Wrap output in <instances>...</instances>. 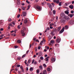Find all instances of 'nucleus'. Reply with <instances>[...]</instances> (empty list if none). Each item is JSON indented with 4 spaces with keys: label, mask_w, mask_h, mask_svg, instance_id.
<instances>
[{
    "label": "nucleus",
    "mask_w": 74,
    "mask_h": 74,
    "mask_svg": "<svg viewBox=\"0 0 74 74\" xmlns=\"http://www.w3.org/2000/svg\"><path fill=\"white\" fill-rule=\"evenodd\" d=\"M60 22L61 23H66V22H67V21L65 20V18H64L61 19Z\"/></svg>",
    "instance_id": "f257e3e1"
},
{
    "label": "nucleus",
    "mask_w": 74,
    "mask_h": 74,
    "mask_svg": "<svg viewBox=\"0 0 74 74\" xmlns=\"http://www.w3.org/2000/svg\"><path fill=\"white\" fill-rule=\"evenodd\" d=\"M58 38L56 40V42H57V43H59L60 42V40H61V39L59 37V36L57 37Z\"/></svg>",
    "instance_id": "f03ea898"
},
{
    "label": "nucleus",
    "mask_w": 74,
    "mask_h": 74,
    "mask_svg": "<svg viewBox=\"0 0 74 74\" xmlns=\"http://www.w3.org/2000/svg\"><path fill=\"white\" fill-rule=\"evenodd\" d=\"M64 19H65L66 21L67 22V21H69L70 20V18L68 16H66L64 18Z\"/></svg>",
    "instance_id": "7ed1b4c3"
},
{
    "label": "nucleus",
    "mask_w": 74,
    "mask_h": 74,
    "mask_svg": "<svg viewBox=\"0 0 74 74\" xmlns=\"http://www.w3.org/2000/svg\"><path fill=\"white\" fill-rule=\"evenodd\" d=\"M74 21L73 20H71L69 21V24L70 25H74Z\"/></svg>",
    "instance_id": "20e7f679"
},
{
    "label": "nucleus",
    "mask_w": 74,
    "mask_h": 74,
    "mask_svg": "<svg viewBox=\"0 0 74 74\" xmlns=\"http://www.w3.org/2000/svg\"><path fill=\"white\" fill-rule=\"evenodd\" d=\"M64 31V27H63L62 29L60 31L59 33L61 34V33H62Z\"/></svg>",
    "instance_id": "39448f33"
},
{
    "label": "nucleus",
    "mask_w": 74,
    "mask_h": 74,
    "mask_svg": "<svg viewBox=\"0 0 74 74\" xmlns=\"http://www.w3.org/2000/svg\"><path fill=\"white\" fill-rule=\"evenodd\" d=\"M51 63H52L53 62H55V60H56L55 58H51Z\"/></svg>",
    "instance_id": "423d86ee"
},
{
    "label": "nucleus",
    "mask_w": 74,
    "mask_h": 74,
    "mask_svg": "<svg viewBox=\"0 0 74 74\" xmlns=\"http://www.w3.org/2000/svg\"><path fill=\"white\" fill-rule=\"evenodd\" d=\"M60 16L61 17L64 18H65V14H64V13H62L61 14Z\"/></svg>",
    "instance_id": "0eeeda50"
},
{
    "label": "nucleus",
    "mask_w": 74,
    "mask_h": 74,
    "mask_svg": "<svg viewBox=\"0 0 74 74\" xmlns=\"http://www.w3.org/2000/svg\"><path fill=\"white\" fill-rule=\"evenodd\" d=\"M53 1L54 3L56 2L57 4H58L59 2V0H53Z\"/></svg>",
    "instance_id": "6e6552de"
},
{
    "label": "nucleus",
    "mask_w": 74,
    "mask_h": 74,
    "mask_svg": "<svg viewBox=\"0 0 74 74\" xmlns=\"http://www.w3.org/2000/svg\"><path fill=\"white\" fill-rule=\"evenodd\" d=\"M36 8L37 10H41V8H40V7L38 5L36 6Z\"/></svg>",
    "instance_id": "1a4fd4ad"
},
{
    "label": "nucleus",
    "mask_w": 74,
    "mask_h": 74,
    "mask_svg": "<svg viewBox=\"0 0 74 74\" xmlns=\"http://www.w3.org/2000/svg\"><path fill=\"white\" fill-rule=\"evenodd\" d=\"M69 16H70V18H72L74 16V14H68Z\"/></svg>",
    "instance_id": "9d476101"
},
{
    "label": "nucleus",
    "mask_w": 74,
    "mask_h": 74,
    "mask_svg": "<svg viewBox=\"0 0 74 74\" xmlns=\"http://www.w3.org/2000/svg\"><path fill=\"white\" fill-rule=\"evenodd\" d=\"M69 7L70 8H71V9H73L74 6L73 5H71L69 6Z\"/></svg>",
    "instance_id": "9b49d317"
},
{
    "label": "nucleus",
    "mask_w": 74,
    "mask_h": 74,
    "mask_svg": "<svg viewBox=\"0 0 74 74\" xmlns=\"http://www.w3.org/2000/svg\"><path fill=\"white\" fill-rule=\"evenodd\" d=\"M53 32H57V29L56 28H54L53 29V30H52Z\"/></svg>",
    "instance_id": "f8f14e48"
},
{
    "label": "nucleus",
    "mask_w": 74,
    "mask_h": 74,
    "mask_svg": "<svg viewBox=\"0 0 74 74\" xmlns=\"http://www.w3.org/2000/svg\"><path fill=\"white\" fill-rule=\"evenodd\" d=\"M64 12L65 14H67V15H68L69 14V10H67L66 11H65Z\"/></svg>",
    "instance_id": "ddd939ff"
},
{
    "label": "nucleus",
    "mask_w": 74,
    "mask_h": 74,
    "mask_svg": "<svg viewBox=\"0 0 74 74\" xmlns=\"http://www.w3.org/2000/svg\"><path fill=\"white\" fill-rule=\"evenodd\" d=\"M49 56H48L45 59V61H46V62H47L48 61V60H49V59H49Z\"/></svg>",
    "instance_id": "4468645a"
},
{
    "label": "nucleus",
    "mask_w": 74,
    "mask_h": 74,
    "mask_svg": "<svg viewBox=\"0 0 74 74\" xmlns=\"http://www.w3.org/2000/svg\"><path fill=\"white\" fill-rule=\"evenodd\" d=\"M47 70H45L43 71V74H47Z\"/></svg>",
    "instance_id": "2eb2a0df"
},
{
    "label": "nucleus",
    "mask_w": 74,
    "mask_h": 74,
    "mask_svg": "<svg viewBox=\"0 0 74 74\" xmlns=\"http://www.w3.org/2000/svg\"><path fill=\"white\" fill-rule=\"evenodd\" d=\"M59 44H56L55 45V47H59Z\"/></svg>",
    "instance_id": "dca6fc26"
},
{
    "label": "nucleus",
    "mask_w": 74,
    "mask_h": 74,
    "mask_svg": "<svg viewBox=\"0 0 74 74\" xmlns=\"http://www.w3.org/2000/svg\"><path fill=\"white\" fill-rule=\"evenodd\" d=\"M24 23H27V20L26 19H25L24 21Z\"/></svg>",
    "instance_id": "f3484780"
},
{
    "label": "nucleus",
    "mask_w": 74,
    "mask_h": 74,
    "mask_svg": "<svg viewBox=\"0 0 74 74\" xmlns=\"http://www.w3.org/2000/svg\"><path fill=\"white\" fill-rule=\"evenodd\" d=\"M21 8L22 10H25L26 7L23 6L21 7Z\"/></svg>",
    "instance_id": "a211bd4d"
},
{
    "label": "nucleus",
    "mask_w": 74,
    "mask_h": 74,
    "mask_svg": "<svg viewBox=\"0 0 74 74\" xmlns=\"http://www.w3.org/2000/svg\"><path fill=\"white\" fill-rule=\"evenodd\" d=\"M20 68L21 69V71L22 72H24V69H23V67L22 66L20 67Z\"/></svg>",
    "instance_id": "6ab92c4d"
},
{
    "label": "nucleus",
    "mask_w": 74,
    "mask_h": 74,
    "mask_svg": "<svg viewBox=\"0 0 74 74\" xmlns=\"http://www.w3.org/2000/svg\"><path fill=\"white\" fill-rule=\"evenodd\" d=\"M61 28V26H60L58 27V29H57V30L58 32H59V31H60V30Z\"/></svg>",
    "instance_id": "aec40b11"
},
{
    "label": "nucleus",
    "mask_w": 74,
    "mask_h": 74,
    "mask_svg": "<svg viewBox=\"0 0 74 74\" xmlns=\"http://www.w3.org/2000/svg\"><path fill=\"white\" fill-rule=\"evenodd\" d=\"M47 71H51V68H47Z\"/></svg>",
    "instance_id": "412c9836"
},
{
    "label": "nucleus",
    "mask_w": 74,
    "mask_h": 74,
    "mask_svg": "<svg viewBox=\"0 0 74 74\" xmlns=\"http://www.w3.org/2000/svg\"><path fill=\"white\" fill-rule=\"evenodd\" d=\"M39 68L40 70H42V65H40L39 66Z\"/></svg>",
    "instance_id": "4be33fe9"
},
{
    "label": "nucleus",
    "mask_w": 74,
    "mask_h": 74,
    "mask_svg": "<svg viewBox=\"0 0 74 74\" xmlns=\"http://www.w3.org/2000/svg\"><path fill=\"white\" fill-rule=\"evenodd\" d=\"M26 56V54H25L24 55H23L22 56V58H25V56Z\"/></svg>",
    "instance_id": "5701e85b"
},
{
    "label": "nucleus",
    "mask_w": 74,
    "mask_h": 74,
    "mask_svg": "<svg viewBox=\"0 0 74 74\" xmlns=\"http://www.w3.org/2000/svg\"><path fill=\"white\" fill-rule=\"evenodd\" d=\"M49 8H52V5L50 3L49 4Z\"/></svg>",
    "instance_id": "b1692460"
},
{
    "label": "nucleus",
    "mask_w": 74,
    "mask_h": 74,
    "mask_svg": "<svg viewBox=\"0 0 74 74\" xmlns=\"http://www.w3.org/2000/svg\"><path fill=\"white\" fill-rule=\"evenodd\" d=\"M42 55V52L41 51H40L39 52V55L41 56Z\"/></svg>",
    "instance_id": "393cba45"
},
{
    "label": "nucleus",
    "mask_w": 74,
    "mask_h": 74,
    "mask_svg": "<svg viewBox=\"0 0 74 74\" xmlns=\"http://www.w3.org/2000/svg\"><path fill=\"white\" fill-rule=\"evenodd\" d=\"M29 70L31 71H32L33 70V67H31L29 69Z\"/></svg>",
    "instance_id": "a878e982"
},
{
    "label": "nucleus",
    "mask_w": 74,
    "mask_h": 74,
    "mask_svg": "<svg viewBox=\"0 0 74 74\" xmlns=\"http://www.w3.org/2000/svg\"><path fill=\"white\" fill-rule=\"evenodd\" d=\"M23 16H26V12H24L23 14Z\"/></svg>",
    "instance_id": "bb28decb"
},
{
    "label": "nucleus",
    "mask_w": 74,
    "mask_h": 74,
    "mask_svg": "<svg viewBox=\"0 0 74 74\" xmlns=\"http://www.w3.org/2000/svg\"><path fill=\"white\" fill-rule=\"evenodd\" d=\"M17 42L18 43H21V41L20 40H17Z\"/></svg>",
    "instance_id": "cd10ccee"
},
{
    "label": "nucleus",
    "mask_w": 74,
    "mask_h": 74,
    "mask_svg": "<svg viewBox=\"0 0 74 74\" xmlns=\"http://www.w3.org/2000/svg\"><path fill=\"white\" fill-rule=\"evenodd\" d=\"M30 8V5H29L28 6V8H27V10H28L29 9V8Z\"/></svg>",
    "instance_id": "c85d7f7f"
},
{
    "label": "nucleus",
    "mask_w": 74,
    "mask_h": 74,
    "mask_svg": "<svg viewBox=\"0 0 74 74\" xmlns=\"http://www.w3.org/2000/svg\"><path fill=\"white\" fill-rule=\"evenodd\" d=\"M17 28L18 29H21V25H18L17 26Z\"/></svg>",
    "instance_id": "c756f323"
},
{
    "label": "nucleus",
    "mask_w": 74,
    "mask_h": 74,
    "mask_svg": "<svg viewBox=\"0 0 74 74\" xmlns=\"http://www.w3.org/2000/svg\"><path fill=\"white\" fill-rule=\"evenodd\" d=\"M53 13L54 15L56 14V11L55 10H53Z\"/></svg>",
    "instance_id": "7c9ffc66"
},
{
    "label": "nucleus",
    "mask_w": 74,
    "mask_h": 74,
    "mask_svg": "<svg viewBox=\"0 0 74 74\" xmlns=\"http://www.w3.org/2000/svg\"><path fill=\"white\" fill-rule=\"evenodd\" d=\"M17 3L18 5H20L21 3H20V1H17Z\"/></svg>",
    "instance_id": "2f4dec72"
},
{
    "label": "nucleus",
    "mask_w": 74,
    "mask_h": 74,
    "mask_svg": "<svg viewBox=\"0 0 74 74\" xmlns=\"http://www.w3.org/2000/svg\"><path fill=\"white\" fill-rule=\"evenodd\" d=\"M65 29H68V26L66 25L65 26Z\"/></svg>",
    "instance_id": "473e14b6"
},
{
    "label": "nucleus",
    "mask_w": 74,
    "mask_h": 74,
    "mask_svg": "<svg viewBox=\"0 0 74 74\" xmlns=\"http://www.w3.org/2000/svg\"><path fill=\"white\" fill-rule=\"evenodd\" d=\"M12 20V19H11V18H9L8 19V21H9V22H11V21Z\"/></svg>",
    "instance_id": "72a5a7b5"
},
{
    "label": "nucleus",
    "mask_w": 74,
    "mask_h": 74,
    "mask_svg": "<svg viewBox=\"0 0 74 74\" xmlns=\"http://www.w3.org/2000/svg\"><path fill=\"white\" fill-rule=\"evenodd\" d=\"M21 34H22V36H25V33H22Z\"/></svg>",
    "instance_id": "f704fd0d"
},
{
    "label": "nucleus",
    "mask_w": 74,
    "mask_h": 74,
    "mask_svg": "<svg viewBox=\"0 0 74 74\" xmlns=\"http://www.w3.org/2000/svg\"><path fill=\"white\" fill-rule=\"evenodd\" d=\"M43 43V41L42 40V41H41L40 44V45H42V43Z\"/></svg>",
    "instance_id": "c9c22d12"
},
{
    "label": "nucleus",
    "mask_w": 74,
    "mask_h": 74,
    "mask_svg": "<svg viewBox=\"0 0 74 74\" xmlns=\"http://www.w3.org/2000/svg\"><path fill=\"white\" fill-rule=\"evenodd\" d=\"M43 66L45 67H47V65L45 64H44L43 65Z\"/></svg>",
    "instance_id": "e433bc0d"
},
{
    "label": "nucleus",
    "mask_w": 74,
    "mask_h": 74,
    "mask_svg": "<svg viewBox=\"0 0 74 74\" xmlns=\"http://www.w3.org/2000/svg\"><path fill=\"white\" fill-rule=\"evenodd\" d=\"M40 59L41 60H44V58L42 57H40Z\"/></svg>",
    "instance_id": "4c0bfd02"
},
{
    "label": "nucleus",
    "mask_w": 74,
    "mask_h": 74,
    "mask_svg": "<svg viewBox=\"0 0 74 74\" xmlns=\"http://www.w3.org/2000/svg\"><path fill=\"white\" fill-rule=\"evenodd\" d=\"M3 20H0V24H2L3 23Z\"/></svg>",
    "instance_id": "58836bf2"
},
{
    "label": "nucleus",
    "mask_w": 74,
    "mask_h": 74,
    "mask_svg": "<svg viewBox=\"0 0 74 74\" xmlns=\"http://www.w3.org/2000/svg\"><path fill=\"white\" fill-rule=\"evenodd\" d=\"M24 33V31H23V29H22L21 30V34Z\"/></svg>",
    "instance_id": "ea45409f"
},
{
    "label": "nucleus",
    "mask_w": 74,
    "mask_h": 74,
    "mask_svg": "<svg viewBox=\"0 0 74 74\" xmlns=\"http://www.w3.org/2000/svg\"><path fill=\"white\" fill-rule=\"evenodd\" d=\"M49 13L50 15H52V12H51V11H50Z\"/></svg>",
    "instance_id": "a19ab883"
},
{
    "label": "nucleus",
    "mask_w": 74,
    "mask_h": 74,
    "mask_svg": "<svg viewBox=\"0 0 74 74\" xmlns=\"http://www.w3.org/2000/svg\"><path fill=\"white\" fill-rule=\"evenodd\" d=\"M51 43L52 44H53V42H54V41L53 40H51Z\"/></svg>",
    "instance_id": "79ce46f5"
},
{
    "label": "nucleus",
    "mask_w": 74,
    "mask_h": 74,
    "mask_svg": "<svg viewBox=\"0 0 74 74\" xmlns=\"http://www.w3.org/2000/svg\"><path fill=\"white\" fill-rule=\"evenodd\" d=\"M36 72L37 73H39V69H38L36 70Z\"/></svg>",
    "instance_id": "37998d69"
},
{
    "label": "nucleus",
    "mask_w": 74,
    "mask_h": 74,
    "mask_svg": "<svg viewBox=\"0 0 74 74\" xmlns=\"http://www.w3.org/2000/svg\"><path fill=\"white\" fill-rule=\"evenodd\" d=\"M26 2L27 4H29V3H30V2H29L28 0H26Z\"/></svg>",
    "instance_id": "c03bdc74"
},
{
    "label": "nucleus",
    "mask_w": 74,
    "mask_h": 74,
    "mask_svg": "<svg viewBox=\"0 0 74 74\" xmlns=\"http://www.w3.org/2000/svg\"><path fill=\"white\" fill-rule=\"evenodd\" d=\"M71 14H73L74 13V11L73 10H71Z\"/></svg>",
    "instance_id": "a18cd8bd"
},
{
    "label": "nucleus",
    "mask_w": 74,
    "mask_h": 74,
    "mask_svg": "<svg viewBox=\"0 0 74 74\" xmlns=\"http://www.w3.org/2000/svg\"><path fill=\"white\" fill-rule=\"evenodd\" d=\"M53 25V23H51L50 24V26H52Z\"/></svg>",
    "instance_id": "49530a36"
},
{
    "label": "nucleus",
    "mask_w": 74,
    "mask_h": 74,
    "mask_svg": "<svg viewBox=\"0 0 74 74\" xmlns=\"http://www.w3.org/2000/svg\"><path fill=\"white\" fill-rule=\"evenodd\" d=\"M23 30H26V28L25 27H23Z\"/></svg>",
    "instance_id": "de8ad7c7"
},
{
    "label": "nucleus",
    "mask_w": 74,
    "mask_h": 74,
    "mask_svg": "<svg viewBox=\"0 0 74 74\" xmlns=\"http://www.w3.org/2000/svg\"><path fill=\"white\" fill-rule=\"evenodd\" d=\"M21 66V65L20 64H18L17 65V67H19Z\"/></svg>",
    "instance_id": "09e8293b"
},
{
    "label": "nucleus",
    "mask_w": 74,
    "mask_h": 74,
    "mask_svg": "<svg viewBox=\"0 0 74 74\" xmlns=\"http://www.w3.org/2000/svg\"><path fill=\"white\" fill-rule=\"evenodd\" d=\"M61 4H62V3H61V2L59 3V5H60V6H61V5H62Z\"/></svg>",
    "instance_id": "8fccbe9b"
},
{
    "label": "nucleus",
    "mask_w": 74,
    "mask_h": 74,
    "mask_svg": "<svg viewBox=\"0 0 74 74\" xmlns=\"http://www.w3.org/2000/svg\"><path fill=\"white\" fill-rule=\"evenodd\" d=\"M27 63H30V60H29L27 62Z\"/></svg>",
    "instance_id": "3c124183"
},
{
    "label": "nucleus",
    "mask_w": 74,
    "mask_h": 74,
    "mask_svg": "<svg viewBox=\"0 0 74 74\" xmlns=\"http://www.w3.org/2000/svg\"><path fill=\"white\" fill-rule=\"evenodd\" d=\"M29 50H28L26 52V53H27H27H29Z\"/></svg>",
    "instance_id": "603ef678"
},
{
    "label": "nucleus",
    "mask_w": 74,
    "mask_h": 74,
    "mask_svg": "<svg viewBox=\"0 0 74 74\" xmlns=\"http://www.w3.org/2000/svg\"><path fill=\"white\" fill-rule=\"evenodd\" d=\"M50 29L49 28V27H48L46 29V30H49Z\"/></svg>",
    "instance_id": "864d4df0"
},
{
    "label": "nucleus",
    "mask_w": 74,
    "mask_h": 74,
    "mask_svg": "<svg viewBox=\"0 0 74 74\" xmlns=\"http://www.w3.org/2000/svg\"><path fill=\"white\" fill-rule=\"evenodd\" d=\"M54 33V32L52 31V32H51L50 34H52Z\"/></svg>",
    "instance_id": "5fc2aeb1"
},
{
    "label": "nucleus",
    "mask_w": 74,
    "mask_h": 74,
    "mask_svg": "<svg viewBox=\"0 0 74 74\" xmlns=\"http://www.w3.org/2000/svg\"><path fill=\"white\" fill-rule=\"evenodd\" d=\"M20 16V14H18L17 16L18 18H19V17Z\"/></svg>",
    "instance_id": "6e6d98bb"
},
{
    "label": "nucleus",
    "mask_w": 74,
    "mask_h": 74,
    "mask_svg": "<svg viewBox=\"0 0 74 74\" xmlns=\"http://www.w3.org/2000/svg\"><path fill=\"white\" fill-rule=\"evenodd\" d=\"M3 36H4V35H3V34H2V35H0V37H3Z\"/></svg>",
    "instance_id": "4d7b16f0"
},
{
    "label": "nucleus",
    "mask_w": 74,
    "mask_h": 74,
    "mask_svg": "<svg viewBox=\"0 0 74 74\" xmlns=\"http://www.w3.org/2000/svg\"><path fill=\"white\" fill-rule=\"evenodd\" d=\"M40 48H41V47L40 46H39L38 47V49H40Z\"/></svg>",
    "instance_id": "13d9d810"
},
{
    "label": "nucleus",
    "mask_w": 74,
    "mask_h": 74,
    "mask_svg": "<svg viewBox=\"0 0 74 74\" xmlns=\"http://www.w3.org/2000/svg\"><path fill=\"white\" fill-rule=\"evenodd\" d=\"M21 57H19L18 58V60H21Z\"/></svg>",
    "instance_id": "bf43d9fd"
},
{
    "label": "nucleus",
    "mask_w": 74,
    "mask_h": 74,
    "mask_svg": "<svg viewBox=\"0 0 74 74\" xmlns=\"http://www.w3.org/2000/svg\"><path fill=\"white\" fill-rule=\"evenodd\" d=\"M18 48V47H17V46H14V48Z\"/></svg>",
    "instance_id": "052dcab7"
},
{
    "label": "nucleus",
    "mask_w": 74,
    "mask_h": 74,
    "mask_svg": "<svg viewBox=\"0 0 74 74\" xmlns=\"http://www.w3.org/2000/svg\"><path fill=\"white\" fill-rule=\"evenodd\" d=\"M12 69H11L10 72V74H11V72H12Z\"/></svg>",
    "instance_id": "680f3d73"
},
{
    "label": "nucleus",
    "mask_w": 74,
    "mask_h": 74,
    "mask_svg": "<svg viewBox=\"0 0 74 74\" xmlns=\"http://www.w3.org/2000/svg\"><path fill=\"white\" fill-rule=\"evenodd\" d=\"M34 60H33V61H32V64H33V63H34Z\"/></svg>",
    "instance_id": "e2e57ef3"
},
{
    "label": "nucleus",
    "mask_w": 74,
    "mask_h": 74,
    "mask_svg": "<svg viewBox=\"0 0 74 74\" xmlns=\"http://www.w3.org/2000/svg\"><path fill=\"white\" fill-rule=\"evenodd\" d=\"M56 20H58V16H56Z\"/></svg>",
    "instance_id": "0e129e2a"
},
{
    "label": "nucleus",
    "mask_w": 74,
    "mask_h": 74,
    "mask_svg": "<svg viewBox=\"0 0 74 74\" xmlns=\"http://www.w3.org/2000/svg\"><path fill=\"white\" fill-rule=\"evenodd\" d=\"M8 29H10V26H8Z\"/></svg>",
    "instance_id": "69168bd1"
},
{
    "label": "nucleus",
    "mask_w": 74,
    "mask_h": 74,
    "mask_svg": "<svg viewBox=\"0 0 74 74\" xmlns=\"http://www.w3.org/2000/svg\"><path fill=\"white\" fill-rule=\"evenodd\" d=\"M0 30H1V31H3V28H1L0 29Z\"/></svg>",
    "instance_id": "338daca9"
},
{
    "label": "nucleus",
    "mask_w": 74,
    "mask_h": 74,
    "mask_svg": "<svg viewBox=\"0 0 74 74\" xmlns=\"http://www.w3.org/2000/svg\"><path fill=\"white\" fill-rule=\"evenodd\" d=\"M47 51V49H44V52H46V51Z\"/></svg>",
    "instance_id": "774afa93"
}]
</instances>
